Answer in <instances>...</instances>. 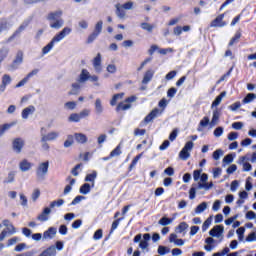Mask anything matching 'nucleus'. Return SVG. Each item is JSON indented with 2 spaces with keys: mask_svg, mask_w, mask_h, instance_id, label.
I'll return each mask as SVG.
<instances>
[{
  "mask_svg": "<svg viewBox=\"0 0 256 256\" xmlns=\"http://www.w3.org/2000/svg\"><path fill=\"white\" fill-rule=\"evenodd\" d=\"M94 241H99V239H103V229H98L95 231L93 235Z\"/></svg>",
  "mask_w": 256,
  "mask_h": 256,
  "instance_id": "47",
  "label": "nucleus"
},
{
  "mask_svg": "<svg viewBox=\"0 0 256 256\" xmlns=\"http://www.w3.org/2000/svg\"><path fill=\"white\" fill-rule=\"evenodd\" d=\"M216 123H219V111L215 110L213 112L212 120L210 125L213 127Z\"/></svg>",
  "mask_w": 256,
  "mask_h": 256,
  "instance_id": "44",
  "label": "nucleus"
},
{
  "mask_svg": "<svg viewBox=\"0 0 256 256\" xmlns=\"http://www.w3.org/2000/svg\"><path fill=\"white\" fill-rule=\"evenodd\" d=\"M49 171V161L42 162L39 164L38 168L36 169V175L40 179L45 178V175H47Z\"/></svg>",
  "mask_w": 256,
  "mask_h": 256,
  "instance_id": "5",
  "label": "nucleus"
},
{
  "mask_svg": "<svg viewBox=\"0 0 256 256\" xmlns=\"http://www.w3.org/2000/svg\"><path fill=\"white\" fill-rule=\"evenodd\" d=\"M232 129H235L236 131H240V129H243V122L232 123Z\"/></svg>",
  "mask_w": 256,
  "mask_h": 256,
  "instance_id": "62",
  "label": "nucleus"
},
{
  "mask_svg": "<svg viewBox=\"0 0 256 256\" xmlns=\"http://www.w3.org/2000/svg\"><path fill=\"white\" fill-rule=\"evenodd\" d=\"M225 95H227V92H225V91L221 92L215 98V100L212 102V107H219V105H221V101H223V97H225Z\"/></svg>",
  "mask_w": 256,
  "mask_h": 256,
  "instance_id": "24",
  "label": "nucleus"
},
{
  "mask_svg": "<svg viewBox=\"0 0 256 256\" xmlns=\"http://www.w3.org/2000/svg\"><path fill=\"white\" fill-rule=\"evenodd\" d=\"M93 67L97 73H101L103 69L101 66V53H98L93 59Z\"/></svg>",
  "mask_w": 256,
  "mask_h": 256,
  "instance_id": "13",
  "label": "nucleus"
},
{
  "mask_svg": "<svg viewBox=\"0 0 256 256\" xmlns=\"http://www.w3.org/2000/svg\"><path fill=\"white\" fill-rule=\"evenodd\" d=\"M68 121H70L71 123H79V121H81V117L78 113H72L69 116Z\"/></svg>",
  "mask_w": 256,
  "mask_h": 256,
  "instance_id": "38",
  "label": "nucleus"
},
{
  "mask_svg": "<svg viewBox=\"0 0 256 256\" xmlns=\"http://www.w3.org/2000/svg\"><path fill=\"white\" fill-rule=\"evenodd\" d=\"M205 209H207V202H202L195 208V213H197V214L203 213V211H205Z\"/></svg>",
  "mask_w": 256,
  "mask_h": 256,
  "instance_id": "43",
  "label": "nucleus"
},
{
  "mask_svg": "<svg viewBox=\"0 0 256 256\" xmlns=\"http://www.w3.org/2000/svg\"><path fill=\"white\" fill-rule=\"evenodd\" d=\"M23 147H25V141L21 138H15L12 142V149L15 153H21L23 151Z\"/></svg>",
  "mask_w": 256,
  "mask_h": 256,
  "instance_id": "7",
  "label": "nucleus"
},
{
  "mask_svg": "<svg viewBox=\"0 0 256 256\" xmlns=\"http://www.w3.org/2000/svg\"><path fill=\"white\" fill-rule=\"evenodd\" d=\"M37 73H39V69H34L31 72H29L26 77H24L17 85L16 87H23V85H25L29 79L35 75H37Z\"/></svg>",
  "mask_w": 256,
  "mask_h": 256,
  "instance_id": "10",
  "label": "nucleus"
},
{
  "mask_svg": "<svg viewBox=\"0 0 256 256\" xmlns=\"http://www.w3.org/2000/svg\"><path fill=\"white\" fill-rule=\"evenodd\" d=\"M189 228V224H187V222H181L178 226H177V233H183V231H186V229Z\"/></svg>",
  "mask_w": 256,
  "mask_h": 256,
  "instance_id": "40",
  "label": "nucleus"
},
{
  "mask_svg": "<svg viewBox=\"0 0 256 256\" xmlns=\"http://www.w3.org/2000/svg\"><path fill=\"white\" fill-rule=\"evenodd\" d=\"M171 250L169 248H167L166 246H159L158 247V253L160 255H167V253H169Z\"/></svg>",
  "mask_w": 256,
  "mask_h": 256,
  "instance_id": "51",
  "label": "nucleus"
},
{
  "mask_svg": "<svg viewBox=\"0 0 256 256\" xmlns=\"http://www.w3.org/2000/svg\"><path fill=\"white\" fill-rule=\"evenodd\" d=\"M125 93H117V94H114L112 99L110 100V105L111 107H115V105H117V102L120 100V99H123Z\"/></svg>",
  "mask_w": 256,
  "mask_h": 256,
  "instance_id": "25",
  "label": "nucleus"
},
{
  "mask_svg": "<svg viewBox=\"0 0 256 256\" xmlns=\"http://www.w3.org/2000/svg\"><path fill=\"white\" fill-rule=\"evenodd\" d=\"M119 155H121V145H118L110 152V157H119Z\"/></svg>",
  "mask_w": 256,
  "mask_h": 256,
  "instance_id": "49",
  "label": "nucleus"
},
{
  "mask_svg": "<svg viewBox=\"0 0 256 256\" xmlns=\"http://www.w3.org/2000/svg\"><path fill=\"white\" fill-rule=\"evenodd\" d=\"M221 155H223V150L218 149V150H216V151L213 152L212 157H213V159H214L215 161H219Z\"/></svg>",
  "mask_w": 256,
  "mask_h": 256,
  "instance_id": "53",
  "label": "nucleus"
},
{
  "mask_svg": "<svg viewBox=\"0 0 256 256\" xmlns=\"http://www.w3.org/2000/svg\"><path fill=\"white\" fill-rule=\"evenodd\" d=\"M102 31H103V21L100 20L96 23L94 27V31L88 36L87 43L88 44L93 43V41H95V39H97L99 35H101Z\"/></svg>",
  "mask_w": 256,
  "mask_h": 256,
  "instance_id": "3",
  "label": "nucleus"
},
{
  "mask_svg": "<svg viewBox=\"0 0 256 256\" xmlns=\"http://www.w3.org/2000/svg\"><path fill=\"white\" fill-rule=\"evenodd\" d=\"M178 130L174 129L169 135V141H175L177 139Z\"/></svg>",
  "mask_w": 256,
  "mask_h": 256,
  "instance_id": "64",
  "label": "nucleus"
},
{
  "mask_svg": "<svg viewBox=\"0 0 256 256\" xmlns=\"http://www.w3.org/2000/svg\"><path fill=\"white\" fill-rule=\"evenodd\" d=\"M27 29V24H21L18 29L8 38V42L13 41L15 37H18V35H21L23 33V30Z\"/></svg>",
  "mask_w": 256,
  "mask_h": 256,
  "instance_id": "17",
  "label": "nucleus"
},
{
  "mask_svg": "<svg viewBox=\"0 0 256 256\" xmlns=\"http://www.w3.org/2000/svg\"><path fill=\"white\" fill-rule=\"evenodd\" d=\"M50 214H51V208L46 207L41 212V214L37 216V220L41 221L42 223H45V221H49V215Z\"/></svg>",
  "mask_w": 256,
  "mask_h": 256,
  "instance_id": "9",
  "label": "nucleus"
},
{
  "mask_svg": "<svg viewBox=\"0 0 256 256\" xmlns=\"http://www.w3.org/2000/svg\"><path fill=\"white\" fill-rule=\"evenodd\" d=\"M35 113V106L30 105L22 110V119H29L30 115Z\"/></svg>",
  "mask_w": 256,
  "mask_h": 256,
  "instance_id": "14",
  "label": "nucleus"
},
{
  "mask_svg": "<svg viewBox=\"0 0 256 256\" xmlns=\"http://www.w3.org/2000/svg\"><path fill=\"white\" fill-rule=\"evenodd\" d=\"M83 199H85V196L82 195H78L76 196L72 202L70 203V205H77V203H81V201H83Z\"/></svg>",
  "mask_w": 256,
  "mask_h": 256,
  "instance_id": "56",
  "label": "nucleus"
},
{
  "mask_svg": "<svg viewBox=\"0 0 256 256\" xmlns=\"http://www.w3.org/2000/svg\"><path fill=\"white\" fill-rule=\"evenodd\" d=\"M137 101V96H130L127 97L123 102L118 103L116 106V111L119 113V111H127V109H131V103H135ZM126 103V104H125Z\"/></svg>",
  "mask_w": 256,
  "mask_h": 256,
  "instance_id": "4",
  "label": "nucleus"
},
{
  "mask_svg": "<svg viewBox=\"0 0 256 256\" xmlns=\"http://www.w3.org/2000/svg\"><path fill=\"white\" fill-rule=\"evenodd\" d=\"M19 167L20 170H22L25 173L26 171H29L31 167H33V164L29 162L27 159H24L20 162Z\"/></svg>",
  "mask_w": 256,
  "mask_h": 256,
  "instance_id": "18",
  "label": "nucleus"
},
{
  "mask_svg": "<svg viewBox=\"0 0 256 256\" xmlns=\"http://www.w3.org/2000/svg\"><path fill=\"white\" fill-rule=\"evenodd\" d=\"M177 94V88L172 87L167 91V97L173 98Z\"/></svg>",
  "mask_w": 256,
  "mask_h": 256,
  "instance_id": "61",
  "label": "nucleus"
},
{
  "mask_svg": "<svg viewBox=\"0 0 256 256\" xmlns=\"http://www.w3.org/2000/svg\"><path fill=\"white\" fill-rule=\"evenodd\" d=\"M233 154H227L224 158H223V163H227L229 165V163H233Z\"/></svg>",
  "mask_w": 256,
  "mask_h": 256,
  "instance_id": "60",
  "label": "nucleus"
},
{
  "mask_svg": "<svg viewBox=\"0 0 256 256\" xmlns=\"http://www.w3.org/2000/svg\"><path fill=\"white\" fill-rule=\"evenodd\" d=\"M231 73H233V66L227 71V73L219 78V80L217 81V85H219V83H223V81H225L227 77H231Z\"/></svg>",
  "mask_w": 256,
  "mask_h": 256,
  "instance_id": "36",
  "label": "nucleus"
},
{
  "mask_svg": "<svg viewBox=\"0 0 256 256\" xmlns=\"http://www.w3.org/2000/svg\"><path fill=\"white\" fill-rule=\"evenodd\" d=\"M170 223H173V218L162 217L159 220V225H162L163 227H166V225H170Z\"/></svg>",
  "mask_w": 256,
  "mask_h": 256,
  "instance_id": "37",
  "label": "nucleus"
},
{
  "mask_svg": "<svg viewBox=\"0 0 256 256\" xmlns=\"http://www.w3.org/2000/svg\"><path fill=\"white\" fill-rule=\"evenodd\" d=\"M9 29V21H7L6 18H2L0 20V33H3V31H7Z\"/></svg>",
  "mask_w": 256,
  "mask_h": 256,
  "instance_id": "29",
  "label": "nucleus"
},
{
  "mask_svg": "<svg viewBox=\"0 0 256 256\" xmlns=\"http://www.w3.org/2000/svg\"><path fill=\"white\" fill-rule=\"evenodd\" d=\"M80 193L81 195H87L89 193H91V184L89 183H84L81 187H80Z\"/></svg>",
  "mask_w": 256,
  "mask_h": 256,
  "instance_id": "27",
  "label": "nucleus"
},
{
  "mask_svg": "<svg viewBox=\"0 0 256 256\" xmlns=\"http://www.w3.org/2000/svg\"><path fill=\"white\" fill-rule=\"evenodd\" d=\"M63 11L58 10L55 12H50L47 16L48 21H50L51 29H61L65 21L63 20Z\"/></svg>",
  "mask_w": 256,
  "mask_h": 256,
  "instance_id": "2",
  "label": "nucleus"
},
{
  "mask_svg": "<svg viewBox=\"0 0 256 256\" xmlns=\"http://www.w3.org/2000/svg\"><path fill=\"white\" fill-rule=\"evenodd\" d=\"M55 235H57V228L55 227H50L43 233L44 239H53Z\"/></svg>",
  "mask_w": 256,
  "mask_h": 256,
  "instance_id": "16",
  "label": "nucleus"
},
{
  "mask_svg": "<svg viewBox=\"0 0 256 256\" xmlns=\"http://www.w3.org/2000/svg\"><path fill=\"white\" fill-rule=\"evenodd\" d=\"M241 31H237L234 35V37L231 38V40L228 43L229 47H233V45H235V43H239V39H241Z\"/></svg>",
  "mask_w": 256,
  "mask_h": 256,
  "instance_id": "26",
  "label": "nucleus"
},
{
  "mask_svg": "<svg viewBox=\"0 0 256 256\" xmlns=\"http://www.w3.org/2000/svg\"><path fill=\"white\" fill-rule=\"evenodd\" d=\"M81 89V85L77 83L72 84V91L68 92V95H79V91Z\"/></svg>",
  "mask_w": 256,
  "mask_h": 256,
  "instance_id": "32",
  "label": "nucleus"
},
{
  "mask_svg": "<svg viewBox=\"0 0 256 256\" xmlns=\"http://www.w3.org/2000/svg\"><path fill=\"white\" fill-rule=\"evenodd\" d=\"M141 157H143V153H140L136 157L133 158L132 162L129 165V171L133 170V168L137 165V163L139 162V159H141Z\"/></svg>",
  "mask_w": 256,
  "mask_h": 256,
  "instance_id": "31",
  "label": "nucleus"
},
{
  "mask_svg": "<svg viewBox=\"0 0 256 256\" xmlns=\"http://www.w3.org/2000/svg\"><path fill=\"white\" fill-rule=\"evenodd\" d=\"M11 127H13V124H3V125H0V137H1V135H3V133H5L7 130L11 129Z\"/></svg>",
  "mask_w": 256,
  "mask_h": 256,
  "instance_id": "50",
  "label": "nucleus"
},
{
  "mask_svg": "<svg viewBox=\"0 0 256 256\" xmlns=\"http://www.w3.org/2000/svg\"><path fill=\"white\" fill-rule=\"evenodd\" d=\"M64 203L65 200L63 199L54 200L50 203V209H53L55 207H61V205H63Z\"/></svg>",
  "mask_w": 256,
  "mask_h": 256,
  "instance_id": "42",
  "label": "nucleus"
},
{
  "mask_svg": "<svg viewBox=\"0 0 256 256\" xmlns=\"http://www.w3.org/2000/svg\"><path fill=\"white\" fill-rule=\"evenodd\" d=\"M59 137V132H50L43 135L41 138V143H47V141H55Z\"/></svg>",
  "mask_w": 256,
  "mask_h": 256,
  "instance_id": "11",
  "label": "nucleus"
},
{
  "mask_svg": "<svg viewBox=\"0 0 256 256\" xmlns=\"http://www.w3.org/2000/svg\"><path fill=\"white\" fill-rule=\"evenodd\" d=\"M9 55V48L3 47L0 49V63L5 60V58Z\"/></svg>",
  "mask_w": 256,
  "mask_h": 256,
  "instance_id": "35",
  "label": "nucleus"
},
{
  "mask_svg": "<svg viewBox=\"0 0 256 256\" xmlns=\"http://www.w3.org/2000/svg\"><path fill=\"white\" fill-rule=\"evenodd\" d=\"M65 107H67V109H70L71 111H73V109H75V107H77V102H75V101L66 102Z\"/></svg>",
  "mask_w": 256,
  "mask_h": 256,
  "instance_id": "59",
  "label": "nucleus"
},
{
  "mask_svg": "<svg viewBox=\"0 0 256 256\" xmlns=\"http://www.w3.org/2000/svg\"><path fill=\"white\" fill-rule=\"evenodd\" d=\"M159 115V109L154 108L145 118H144V123H151L155 117Z\"/></svg>",
  "mask_w": 256,
  "mask_h": 256,
  "instance_id": "15",
  "label": "nucleus"
},
{
  "mask_svg": "<svg viewBox=\"0 0 256 256\" xmlns=\"http://www.w3.org/2000/svg\"><path fill=\"white\" fill-rule=\"evenodd\" d=\"M74 143L73 135H68V139L64 142V147L69 148Z\"/></svg>",
  "mask_w": 256,
  "mask_h": 256,
  "instance_id": "52",
  "label": "nucleus"
},
{
  "mask_svg": "<svg viewBox=\"0 0 256 256\" xmlns=\"http://www.w3.org/2000/svg\"><path fill=\"white\" fill-rule=\"evenodd\" d=\"M95 179H97V171H92V173L86 175L84 181L92 183V187H95Z\"/></svg>",
  "mask_w": 256,
  "mask_h": 256,
  "instance_id": "20",
  "label": "nucleus"
},
{
  "mask_svg": "<svg viewBox=\"0 0 256 256\" xmlns=\"http://www.w3.org/2000/svg\"><path fill=\"white\" fill-rule=\"evenodd\" d=\"M225 19V13L219 14L214 20L211 21L210 27H225L227 22L223 21Z\"/></svg>",
  "mask_w": 256,
  "mask_h": 256,
  "instance_id": "6",
  "label": "nucleus"
},
{
  "mask_svg": "<svg viewBox=\"0 0 256 256\" xmlns=\"http://www.w3.org/2000/svg\"><path fill=\"white\" fill-rule=\"evenodd\" d=\"M95 111L98 113V115H101L103 113V104L101 102V98H97L94 104Z\"/></svg>",
  "mask_w": 256,
  "mask_h": 256,
  "instance_id": "28",
  "label": "nucleus"
},
{
  "mask_svg": "<svg viewBox=\"0 0 256 256\" xmlns=\"http://www.w3.org/2000/svg\"><path fill=\"white\" fill-rule=\"evenodd\" d=\"M74 137H75L77 143H80V145H85V143H87V141H88L87 135H85L83 133H75Z\"/></svg>",
  "mask_w": 256,
  "mask_h": 256,
  "instance_id": "19",
  "label": "nucleus"
},
{
  "mask_svg": "<svg viewBox=\"0 0 256 256\" xmlns=\"http://www.w3.org/2000/svg\"><path fill=\"white\" fill-rule=\"evenodd\" d=\"M121 221H123V218H117L116 220L113 221L111 225L110 233H113V231H115V229L119 227V223H121Z\"/></svg>",
  "mask_w": 256,
  "mask_h": 256,
  "instance_id": "46",
  "label": "nucleus"
},
{
  "mask_svg": "<svg viewBox=\"0 0 256 256\" xmlns=\"http://www.w3.org/2000/svg\"><path fill=\"white\" fill-rule=\"evenodd\" d=\"M209 124V117H203V119L199 123V127H207Z\"/></svg>",
  "mask_w": 256,
  "mask_h": 256,
  "instance_id": "63",
  "label": "nucleus"
},
{
  "mask_svg": "<svg viewBox=\"0 0 256 256\" xmlns=\"http://www.w3.org/2000/svg\"><path fill=\"white\" fill-rule=\"evenodd\" d=\"M69 33H71V28L65 27L58 34H56L52 38V40L46 46L43 47V49H42L43 55H47V53H49V51H51V49H53V47H55V44L59 43V41H63V39H65V37H67V35H69Z\"/></svg>",
  "mask_w": 256,
  "mask_h": 256,
  "instance_id": "1",
  "label": "nucleus"
},
{
  "mask_svg": "<svg viewBox=\"0 0 256 256\" xmlns=\"http://www.w3.org/2000/svg\"><path fill=\"white\" fill-rule=\"evenodd\" d=\"M223 231H225L223 225H216L209 231V235L211 237H219L220 235H223Z\"/></svg>",
  "mask_w": 256,
  "mask_h": 256,
  "instance_id": "8",
  "label": "nucleus"
},
{
  "mask_svg": "<svg viewBox=\"0 0 256 256\" xmlns=\"http://www.w3.org/2000/svg\"><path fill=\"white\" fill-rule=\"evenodd\" d=\"M91 111L89 109L82 110L78 115L80 116V119H85L86 117H89Z\"/></svg>",
  "mask_w": 256,
  "mask_h": 256,
  "instance_id": "58",
  "label": "nucleus"
},
{
  "mask_svg": "<svg viewBox=\"0 0 256 256\" xmlns=\"http://www.w3.org/2000/svg\"><path fill=\"white\" fill-rule=\"evenodd\" d=\"M253 241H256V232H251V233L248 234V236L246 237V242H247V243H253Z\"/></svg>",
  "mask_w": 256,
  "mask_h": 256,
  "instance_id": "54",
  "label": "nucleus"
},
{
  "mask_svg": "<svg viewBox=\"0 0 256 256\" xmlns=\"http://www.w3.org/2000/svg\"><path fill=\"white\" fill-rule=\"evenodd\" d=\"M2 84L6 85V86L10 85L11 84V76H9L8 74L3 75Z\"/></svg>",
  "mask_w": 256,
  "mask_h": 256,
  "instance_id": "55",
  "label": "nucleus"
},
{
  "mask_svg": "<svg viewBox=\"0 0 256 256\" xmlns=\"http://www.w3.org/2000/svg\"><path fill=\"white\" fill-rule=\"evenodd\" d=\"M38 256H57V249L55 245H51L42 251Z\"/></svg>",
  "mask_w": 256,
  "mask_h": 256,
  "instance_id": "12",
  "label": "nucleus"
},
{
  "mask_svg": "<svg viewBox=\"0 0 256 256\" xmlns=\"http://www.w3.org/2000/svg\"><path fill=\"white\" fill-rule=\"evenodd\" d=\"M254 99H256V95L254 93H249L242 100V103H243V105H247V103H251V101H253Z\"/></svg>",
  "mask_w": 256,
  "mask_h": 256,
  "instance_id": "33",
  "label": "nucleus"
},
{
  "mask_svg": "<svg viewBox=\"0 0 256 256\" xmlns=\"http://www.w3.org/2000/svg\"><path fill=\"white\" fill-rule=\"evenodd\" d=\"M67 181H70V184L65 186L63 192L64 195L71 193V189H73V185H75V178H71V176H68Z\"/></svg>",
  "mask_w": 256,
  "mask_h": 256,
  "instance_id": "21",
  "label": "nucleus"
},
{
  "mask_svg": "<svg viewBox=\"0 0 256 256\" xmlns=\"http://www.w3.org/2000/svg\"><path fill=\"white\" fill-rule=\"evenodd\" d=\"M179 157L180 159H182V161H187L188 157H191V154L189 153L188 150L182 148V150L179 153Z\"/></svg>",
  "mask_w": 256,
  "mask_h": 256,
  "instance_id": "34",
  "label": "nucleus"
},
{
  "mask_svg": "<svg viewBox=\"0 0 256 256\" xmlns=\"http://www.w3.org/2000/svg\"><path fill=\"white\" fill-rule=\"evenodd\" d=\"M154 72L153 70H148L145 72L144 77L142 79V84L147 85L151 79H153Z\"/></svg>",
  "mask_w": 256,
  "mask_h": 256,
  "instance_id": "22",
  "label": "nucleus"
},
{
  "mask_svg": "<svg viewBox=\"0 0 256 256\" xmlns=\"http://www.w3.org/2000/svg\"><path fill=\"white\" fill-rule=\"evenodd\" d=\"M90 77H91V74H89V71L87 69H82L79 76V82L85 83V81H87Z\"/></svg>",
  "mask_w": 256,
  "mask_h": 256,
  "instance_id": "23",
  "label": "nucleus"
},
{
  "mask_svg": "<svg viewBox=\"0 0 256 256\" xmlns=\"http://www.w3.org/2000/svg\"><path fill=\"white\" fill-rule=\"evenodd\" d=\"M241 108V102L237 101L229 106L230 111H237V109Z\"/></svg>",
  "mask_w": 256,
  "mask_h": 256,
  "instance_id": "57",
  "label": "nucleus"
},
{
  "mask_svg": "<svg viewBox=\"0 0 256 256\" xmlns=\"http://www.w3.org/2000/svg\"><path fill=\"white\" fill-rule=\"evenodd\" d=\"M236 233L238 235L239 241H243V238L245 237V227H240L236 230Z\"/></svg>",
  "mask_w": 256,
  "mask_h": 256,
  "instance_id": "48",
  "label": "nucleus"
},
{
  "mask_svg": "<svg viewBox=\"0 0 256 256\" xmlns=\"http://www.w3.org/2000/svg\"><path fill=\"white\" fill-rule=\"evenodd\" d=\"M140 27L144 30V31H148V33H152L153 32V25L149 24L147 22L141 23Z\"/></svg>",
  "mask_w": 256,
  "mask_h": 256,
  "instance_id": "41",
  "label": "nucleus"
},
{
  "mask_svg": "<svg viewBox=\"0 0 256 256\" xmlns=\"http://www.w3.org/2000/svg\"><path fill=\"white\" fill-rule=\"evenodd\" d=\"M211 223H213V215L209 216L204 223L202 224V231H206L211 226Z\"/></svg>",
  "mask_w": 256,
  "mask_h": 256,
  "instance_id": "30",
  "label": "nucleus"
},
{
  "mask_svg": "<svg viewBox=\"0 0 256 256\" xmlns=\"http://www.w3.org/2000/svg\"><path fill=\"white\" fill-rule=\"evenodd\" d=\"M125 8L124 7H119V4L116 5V15L120 18L123 19L125 17Z\"/></svg>",
  "mask_w": 256,
  "mask_h": 256,
  "instance_id": "39",
  "label": "nucleus"
},
{
  "mask_svg": "<svg viewBox=\"0 0 256 256\" xmlns=\"http://www.w3.org/2000/svg\"><path fill=\"white\" fill-rule=\"evenodd\" d=\"M23 63V51L19 50L16 54V58L14 60V64H21Z\"/></svg>",
  "mask_w": 256,
  "mask_h": 256,
  "instance_id": "45",
  "label": "nucleus"
}]
</instances>
